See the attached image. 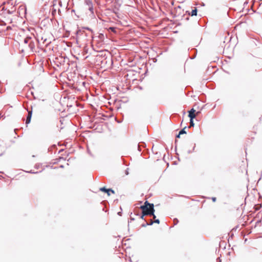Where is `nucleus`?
<instances>
[{
	"label": "nucleus",
	"mask_w": 262,
	"mask_h": 262,
	"mask_svg": "<svg viewBox=\"0 0 262 262\" xmlns=\"http://www.w3.org/2000/svg\"><path fill=\"white\" fill-rule=\"evenodd\" d=\"M143 215H150L153 214L155 212L154 205H151V207H148L147 209L142 210Z\"/></svg>",
	"instance_id": "nucleus-1"
},
{
	"label": "nucleus",
	"mask_w": 262,
	"mask_h": 262,
	"mask_svg": "<svg viewBox=\"0 0 262 262\" xmlns=\"http://www.w3.org/2000/svg\"><path fill=\"white\" fill-rule=\"evenodd\" d=\"M151 205H154V204L149 203L147 201H146L144 202V205L141 206L140 208L141 210L147 209V208L148 207H151Z\"/></svg>",
	"instance_id": "nucleus-2"
},
{
	"label": "nucleus",
	"mask_w": 262,
	"mask_h": 262,
	"mask_svg": "<svg viewBox=\"0 0 262 262\" xmlns=\"http://www.w3.org/2000/svg\"><path fill=\"white\" fill-rule=\"evenodd\" d=\"M100 190L106 192L108 196L110 195V192L112 193H114L115 191L112 189H106L105 187H102L100 188Z\"/></svg>",
	"instance_id": "nucleus-3"
},
{
	"label": "nucleus",
	"mask_w": 262,
	"mask_h": 262,
	"mask_svg": "<svg viewBox=\"0 0 262 262\" xmlns=\"http://www.w3.org/2000/svg\"><path fill=\"white\" fill-rule=\"evenodd\" d=\"M195 111L192 108L190 111H189L188 117L191 119V120H193L195 118L196 115L194 114Z\"/></svg>",
	"instance_id": "nucleus-4"
},
{
	"label": "nucleus",
	"mask_w": 262,
	"mask_h": 262,
	"mask_svg": "<svg viewBox=\"0 0 262 262\" xmlns=\"http://www.w3.org/2000/svg\"><path fill=\"white\" fill-rule=\"evenodd\" d=\"M32 116V111H28V116L26 119V123L29 124L30 122Z\"/></svg>",
	"instance_id": "nucleus-5"
},
{
	"label": "nucleus",
	"mask_w": 262,
	"mask_h": 262,
	"mask_svg": "<svg viewBox=\"0 0 262 262\" xmlns=\"http://www.w3.org/2000/svg\"><path fill=\"white\" fill-rule=\"evenodd\" d=\"M197 14V9L196 8H195L194 9L192 10L191 12V16H196Z\"/></svg>",
	"instance_id": "nucleus-6"
},
{
	"label": "nucleus",
	"mask_w": 262,
	"mask_h": 262,
	"mask_svg": "<svg viewBox=\"0 0 262 262\" xmlns=\"http://www.w3.org/2000/svg\"><path fill=\"white\" fill-rule=\"evenodd\" d=\"M186 126H185L182 130H181L179 132V135L182 134H186V132L185 131V129Z\"/></svg>",
	"instance_id": "nucleus-7"
},
{
	"label": "nucleus",
	"mask_w": 262,
	"mask_h": 262,
	"mask_svg": "<svg viewBox=\"0 0 262 262\" xmlns=\"http://www.w3.org/2000/svg\"><path fill=\"white\" fill-rule=\"evenodd\" d=\"M89 10L91 12L92 14H94V9L92 5L89 6Z\"/></svg>",
	"instance_id": "nucleus-8"
},
{
	"label": "nucleus",
	"mask_w": 262,
	"mask_h": 262,
	"mask_svg": "<svg viewBox=\"0 0 262 262\" xmlns=\"http://www.w3.org/2000/svg\"><path fill=\"white\" fill-rule=\"evenodd\" d=\"M194 125V123H193V120H190V126H189V127H191V126H193Z\"/></svg>",
	"instance_id": "nucleus-9"
},
{
	"label": "nucleus",
	"mask_w": 262,
	"mask_h": 262,
	"mask_svg": "<svg viewBox=\"0 0 262 262\" xmlns=\"http://www.w3.org/2000/svg\"><path fill=\"white\" fill-rule=\"evenodd\" d=\"M153 224H154V222L152 221H151L150 222H149V223H147L146 224V225L150 226V225H152Z\"/></svg>",
	"instance_id": "nucleus-10"
},
{
	"label": "nucleus",
	"mask_w": 262,
	"mask_h": 262,
	"mask_svg": "<svg viewBox=\"0 0 262 262\" xmlns=\"http://www.w3.org/2000/svg\"><path fill=\"white\" fill-rule=\"evenodd\" d=\"M154 223L159 224L160 223V220L159 219H156V220H155Z\"/></svg>",
	"instance_id": "nucleus-11"
},
{
	"label": "nucleus",
	"mask_w": 262,
	"mask_h": 262,
	"mask_svg": "<svg viewBox=\"0 0 262 262\" xmlns=\"http://www.w3.org/2000/svg\"><path fill=\"white\" fill-rule=\"evenodd\" d=\"M212 200L213 201V202H215L216 201V198H215V197L212 198Z\"/></svg>",
	"instance_id": "nucleus-12"
},
{
	"label": "nucleus",
	"mask_w": 262,
	"mask_h": 262,
	"mask_svg": "<svg viewBox=\"0 0 262 262\" xmlns=\"http://www.w3.org/2000/svg\"><path fill=\"white\" fill-rule=\"evenodd\" d=\"M28 172L31 173H37L36 172H34V171H33L32 170H30V171H28Z\"/></svg>",
	"instance_id": "nucleus-13"
},
{
	"label": "nucleus",
	"mask_w": 262,
	"mask_h": 262,
	"mask_svg": "<svg viewBox=\"0 0 262 262\" xmlns=\"http://www.w3.org/2000/svg\"><path fill=\"white\" fill-rule=\"evenodd\" d=\"M150 215H152L153 218L155 219L156 218V216L155 215L154 213H153V214H151Z\"/></svg>",
	"instance_id": "nucleus-14"
},
{
	"label": "nucleus",
	"mask_w": 262,
	"mask_h": 262,
	"mask_svg": "<svg viewBox=\"0 0 262 262\" xmlns=\"http://www.w3.org/2000/svg\"><path fill=\"white\" fill-rule=\"evenodd\" d=\"M125 173L127 175L128 174V171L127 169L125 170Z\"/></svg>",
	"instance_id": "nucleus-15"
},
{
	"label": "nucleus",
	"mask_w": 262,
	"mask_h": 262,
	"mask_svg": "<svg viewBox=\"0 0 262 262\" xmlns=\"http://www.w3.org/2000/svg\"><path fill=\"white\" fill-rule=\"evenodd\" d=\"M144 215H143V213H142V215L141 216V218L142 219H144V218H143V217H144Z\"/></svg>",
	"instance_id": "nucleus-16"
},
{
	"label": "nucleus",
	"mask_w": 262,
	"mask_h": 262,
	"mask_svg": "<svg viewBox=\"0 0 262 262\" xmlns=\"http://www.w3.org/2000/svg\"><path fill=\"white\" fill-rule=\"evenodd\" d=\"M147 226V225H146V224H143V225H142V227H146V226Z\"/></svg>",
	"instance_id": "nucleus-17"
},
{
	"label": "nucleus",
	"mask_w": 262,
	"mask_h": 262,
	"mask_svg": "<svg viewBox=\"0 0 262 262\" xmlns=\"http://www.w3.org/2000/svg\"><path fill=\"white\" fill-rule=\"evenodd\" d=\"M110 29H111V30H114L115 29V28H112V27H111V28H110Z\"/></svg>",
	"instance_id": "nucleus-18"
},
{
	"label": "nucleus",
	"mask_w": 262,
	"mask_h": 262,
	"mask_svg": "<svg viewBox=\"0 0 262 262\" xmlns=\"http://www.w3.org/2000/svg\"><path fill=\"white\" fill-rule=\"evenodd\" d=\"M180 135H179V134L177 136V138H180Z\"/></svg>",
	"instance_id": "nucleus-19"
},
{
	"label": "nucleus",
	"mask_w": 262,
	"mask_h": 262,
	"mask_svg": "<svg viewBox=\"0 0 262 262\" xmlns=\"http://www.w3.org/2000/svg\"><path fill=\"white\" fill-rule=\"evenodd\" d=\"M199 113V112H197L196 114H198Z\"/></svg>",
	"instance_id": "nucleus-20"
}]
</instances>
